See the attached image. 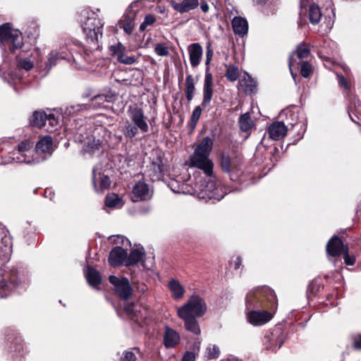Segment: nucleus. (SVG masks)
<instances>
[{"label":"nucleus","mask_w":361,"mask_h":361,"mask_svg":"<svg viewBox=\"0 0 361 361\" xmlns=\"http://www.w3.org/2000/svg\"><path fill=\"white\" fill-rule=\"evenodd\" d=\"M242 265V258L240 256H238L234 259V269H238Z\"/></svg>","instance_id":"obj_58"},{"label":"nucleus","mask_w":361,"mask_h":361,"mask_svg":"<svg viewBox=\"0 0 361 361\" xmlns=\"http://www.w3.org/2000/svg\"><path fill=\"white\" fill-rule=\"evenodd\" d=\"M213 140L207 136L196 147L190 157V166L202 170L207 176L213 174L214 164L209 158L212 150Z\"/></svg>","instance_id":"obj_3"},{"label":"nucleus","mask_w":361,"mask_h":361,"mask_svg":"<svg viewBox=\"0 0 361 361\" xmlns=\"http://www.w3.org/2000/svg\"><path fill=\"white\" fill-rule=\"evenodd\" d=\"M300 73L304 78H308L312 73V67L307 61L300 62Z\"/></svg>","instance_id":"obj_50"},{"label":"nucleus","mask_w":361,"mask_h":361,"mask_svg":"<svg viewBox=\"0 0 361 361\" xmlns=\"http://www.w3.org/2000/svg\"><path fill=\"white\" fill-rule=\"evenodd\" d=\"M127 250L121 246L113 247L109 252L108 262L113 267H117L122 264L126 266Z\"/></svg>","instance_id":"obj_17"},{"label":"nucleus","mask_w":361,"mask_h":361,"mask_svg":"<svg viewBox=\"0 0 361 361\" xmlns=\"http://www.w3.org/2000/svg\"><path fill=\"white\" fill-rule=\"evenodd\" d=\"M353 345L356 349H361V334H354L352 336Z\"/></svg>","instance_id":"obj_56"},{"label":"nucleus","mask_w":361,"mask_h":361,"mask_svg":"<svg viewBox=\"0 0 361 361\" xmlns=\"http://www.w3.org/2000/svg\"><path fill=\"white\" fill-rule=\"evenodd\" d=\"M124 310L126 312L128 315L131 317L135 322L139 325H141L142 317L139 316L140 311L135 309L133 304H128L124 307Z\"/></svg>","instance_id":"obj_37"},{"label":"nucleus","mask_w":361,"mask_h":361,"mask_svg":"<svg viewBox=\"0 0 361 361\" xmlns=\"http://www.w3.org/2000/svg\"><path fill=\"white\" fill-rule=\"evenodd\" d=\"M162 172L163 164H161V161L157 158L147 166L145 175L149 178L152 181H156L161 178Z\"/></svg>","instance_id":"obj_20"},{"label":"nucleus","mask_w":361,"mask_h":361,"mask_svg":"<svg viewBox=\"0 0 361 361\" xmlns=\"http://www.w3.org/2000/svg\"><path fill=\"white\" fill-rule=\"evenodd\" d=\"M149 197V186L144 181L137 182L133 188V201L145 200Z\"/></svg>","instance_id":"obj_24"},{"label":"nucleus","mask_w":361,"mask_h":361,"mask_svg":"<svg viewBox=\"0 0 361 361\" xmlns=\"http://www.w3.org/2000/svg\"><path fill=\"white\" fill-rule=\"evenodd\" d=\"M156 18L153 15L149 14L145 17L144 21L140 26V31H145L147 26L152 25L155 23Z\"/></svg>","instance_id":"obj_51"},{"label":"nucleus","mask_w":361,"mask_h":361,"mask_svg":"<svg viewBox=\"0 0 361 361\" xmlns=\"http://www.w3.org/2000/svg\"><path fill=\"white\" fill-rule=\"evenodd\" d=\"M213 54H214V51H213V49L211 47V45L210 44H208L207 46V51H206V61H205V64L207 66V67H209V65L212 61V56H213Z\"/></svg>","instance_id":"obj_55"},{"label":"nucleus","mask_w":361,"mask_h":361,"mask_svg":"<svg viewBox=\"0 0 361 361\" xmlns=\"http://www.w3.org/2000/svg\"><path fill=\"white\" fill-rule=\"evenodd\" d=\"M343 254L344 255V262L346 265L352 266L355 262V257L354 255H350L348 252V247L345 249Z\"/></svg>","instance_id":"obj_52"},{"label":"nucleus","mask_w":361,"mask_h":361,"mask_svg":"<svg viewBox=\"0 0 361 361\" xmlns=\"http://www.w3.org/2000/svg\"><path fill=\"white\" fill-rule=\"evenodd\" d=\"M202 114V109L200 106H196L192 114L191 118H190V122L191 123H197L200 116Z\"/></svg>","instance_id":"obj_54"},{"label":"nucleus","mask_w":361,"mask_h":361,"mask_svg":"<svg viewBox=\"0 0 361 361\" xmlns=\"http://www.w3.org/2000/svg\"><path fill=\"white\" fill-rule=\"evenodd\" d=\"M213 95L212 87H203V99L202 102V106L204 108L208 106L211 102Z\"/></svg>","instance_id":"obj_42"},{"label":"nucleus","mask_w":361,"mask_h":361,"mask_svg":"<svg viewBox=\"0 0 361 361\" xmlns=\"http://www.w3.org/2000/svg\"><path fill=\"white\" fill-rule=\"evenodd\" d=\"M27 243L28 244H30V243H35L36 242V235L35 233H32L30 235V237L27 238Z\"/></svg>","instance_id":"obj_61"},{"label":"nucleus","mask_w":361,"mask_h":361,"mask_svg":"<svg viewBox=\"0 0 361 361\" xmlns=\"http://www.w3.org/2000/svg\"><path fill=\"white\" fill-rule=\"evenodd\" d=\"M29 274L23 267H12L0 273V298L8 297L15 288L26 284Z\"/></svg>","instance_id":"obj_2"},{"label":"nucleus","mask_w":361,"mask_h":361,"mask_svg":"<svg viewBox=\"0 0 361 361\" xmlns=\"http://www.w3.org/2000/svg\"><path fill=\"white\" fill-rule=\"evenodd\" d=\"M195 355L192 352H186L182 359V361H195Z\"/></svg>","instance_id":"obj_57"},{"label":"nucleus","mask_w":361,"mask_h":361,"mask_svg":"<svg viewBox=\"0 0 361 361\" xmlns=\"http://www.w3.org/2000/svg\"><path fill=\"white\" fill-rule=\"evenodd\" d=\"M240 129L242 131L248 133L253 127L254 122L249 113L242 114L238 120Z\"/></svg>","instance_id":"obj_35"},{"label":"nucleus","mask_w":361,"mask_h":361,"mask_svg":"<svg viewBox=\"0 0 361 361\" xmlns=\"http://www.w3.org/2000/svg\"><path fill=\"white\" fill-rule=\"evenodd\" d=\"M12 252L11 240L6 235V231L0 228V267L7 263Z\"/></svg>","instance_id":"obj_14"},{"label":"nucleus","mask_w":361,"mask_h":361,"mask_svg":"<svg viewBox=\"0 0 361 361\" xmlns=\"http://www.w3.org/2000/svg\"><path fill=\"white\" fill-rule=\"evenodd\" d=\"M199 5L198 0H183L182 2L171 1V6L172 8L180 13H187L195 9Z\"/></svg>","instance_id":"obj_25"},{"label":"nucleus","mask_w":361,"mask_h":361,"mask_svg":"<svg viewBox=\"0 0 361 361\" xmlns=\"http://www.w3.org/2000/svg\"><path fill=\"white\" fill-rule=\"evenodd\" d=\"M10 75H11L12 80H20V76L18 74H17L16 73H11Z\"/></svg>","instance_id":"obj_63"},{"label":"nucleus","mask_w":361,"mask_h":361,"mask_svg":"<svg viewBox=\"0 0 361 361\" xmlns=\"http://www.w3.org/2000/svg\"><path fill=\"white\" fill-rule=\"evenodd\" d=\"M221 166L226 173H230L233 170V166L228 156H222L221 159Z\"/></svg>","instance_id":"obj_46"},{"label":"nucleus","mask_w":361,"mask_h":361,"mask_svg":"<svg viewBox=\"0 0 361 361\" xmlns=\"http://www.w3.org/2000/svg\"><path fill=\"white\" fill-rule=\"evenodd\" d=\"M154 52L159 56H167L169 55V48L164 44H157L154 46Z\"/></svg>","instance_id":"obj_48"},{"label":"nucleus","mask_w":361,"mask_h":361,"mask_svg":"<svg viewBox=\"0 0 361 361\" xmlns=\"http://www.w3.org/2000/svg\"><path fill=\"white\" fill-rule=\"evenodd\" d=\"M126 47L121 42H117L116 44L109 47V51L111 55L116 57V59L119 56L126 52Z\"/></svg>","instance_id":"obj_39"},{"label":"nucleus","mask_w":361,"mask_h":361,"mask_svg":"<svg viewBox=\"0 0 361 361\" xmlns=\"http://www.w3.org/2000/svg\"><path fill=\"white\" fill-rule=\"evenodd\" d=\"M241 85L245 87V91L248 93H252L257 87L256 82L248 76L247 79H245L241 82Z\"/></svg>","instance_id":"obj_43"},{"label":"nucleus","mask_w":361,"mask_h":361,"mask_svg":"<svg viewBox=\"0 0 361 361\" xmlns=\"http://www.w3.org/2000/svg\"><path fill=\"white\" fill-rule=\"evenodd\" d=\"M310 54V49L308 44H301L299 45L297 50L295 51L292 52L289 57V69L292 77L295 79V74L293 73L295 69H298L300 66V62L298 60H302L303 59H306Z\"/></svg>","instance_id":"obj_13"},{"label":"nucleus","mask_w":361,"mask_h":361,"mask_svg":"<svg viewBox=\"0 0 361 361\" xmlns=\"http://www.w3.org/2000/svg\"><path fill=\"white\" fill-rule=\"evenodd\" d=\"M109 281L114 286L115 293L124 300L129 299L132 295L133 289L129 280L126 277L118 278L111 275Z\"/></svg>","instance_id":"obj_12"},{"label":"nucleus","mask_w":361,"mask_h":361,"mask_svg":"<svg viewBox=\"0 0 361 361\" xmlns=\"http://www.w3.org/2000/svg\"><path fill=\"white\" fill-rule=\"evenodd\" d=\"M226 78L228 80L234 82L238 80L239 77V70L235 66H230L227 68L226 72Z\"/></svg>","instance_id":"obj_40"},{"label":"nucleus","mask_w":361,"mask_h":361,"mask_svg":"<svg viewBox=\"0 0 361 361\" xmlns=\"http://www.w3.org/2000/svg\"><path fill=\"white\" fill-rule=\"evenodd\" d=\"M207 180L204 183L200 185V192L198 197L200 199L207 200L219 201L224 197V195L220 193V189L216 186L215 178L212 175L207 176Z\"/></svg>","instance_id":"obj_9"},{"label":"nucleus","mask_w":361,"mask_h":361,"mask_svg":"<svg viewBox=\"0 0 361 361\" xmlns=\"http://www.w3.org/2000/svg\"><path fill=\"white\" fill-rule=\"evenodd\" d=\"M180 335L176 331L169 326L165 327L164 334V345L166 348H173L180 343Z\"/></svg>","instance_id":"obj_27"},{"label":"nucleus","mask_w":361,"mask_h":361,"mask_svg":"<svg viewBox=\"0 0 361 361\" xmlns=\"http://www.w3.org/2000/svg\"><path fill=\"white\" fill-rule=\"evenodd\" d=\"M286 335L281 328H276L267 332L264 336L263 345L267 350L276 352L283 344Z\"/></svg>","instance_id":"obj_11"},{"label":"nucleus","mask_w":361,"mask_h":361,"mask_svg":"<svg viewBox=\"0 0 361 361\" xmlns=\"http://www.w3.org/2000/svg\"><path fill=\"white\" fill-rule=\"evenodd\" d=\"M0 44L5 49L15 51L23 44L22 34L19 30L12 28L9 23L1 25Z\"/></svg>","instance_id":"obj_5"},{"label":"nucleus","mask_w":361,"mask_h":361,"mask_svg":"<svg viewBox=\"0 0 361 361\" xmlns=\"http://www.w3.org/2000/svg\"><path fill=\"white\" fill-rule=\"evenodd\" d=\"M207 311V305L204 299L197 295L190 296L188 302L178 309V313L202 317Z\"/></svg>","instance_id":"obj_8"},{"label":"nucleus","mask_w":361,"mask_h":361,"mask_svg":"<svg viewBox=\"0 0 361 361\" xmlns=\"http://www.w3.org/2000/svg\"><path fill=\"white\" fill-rule=\"evenodd\" d=\"M83 32L87 40L90 42H97L99 37L102 36L103 24L96 13H89L85 20L82 23Z\"/></svg>","instance_id":"obj_6"},{"label":"nucleus","mask_w":361,"mask_h":361,"mask_svg":"<svg viewBox=\"0 0 361 361\" xmlns=\"http://www.w3.org/2000/svg\"><path fill=\"white\" fill-rule=\"evenodd\" d=\"M188 51L191 66L193 68L198 66L203 54L202 46L199 43H192L188 47Z\"/></svg>","instance_id":"obj_22"},{"label":"nucleus","mask_w":361,"mask_h":361,"mask_svg":"<svg viewBox=\"0 0 361 361\" xmlns=\"http://www.w3.org/2000/svg\"><path fill=\"white\" fill-rule=\"evenodd\" d=\"M249 298L257 305V309L267 308L276 310L277 308V299L274 291L267 286L256 288L250 290L246 295L245 305Z\"/></svg>","instance_id":"obj_4"},{"label":"nucleus","mask_w":361,"mask_h":361,"mask_svg":"<svg viewBox=\"0 0 361 361\" xmlns=\"http://www.w3.org/2000/svg\"><path fill=\"white\" fill-rule=\"evenodd\" d=\"M30 123L38 128H45L47 131L52 132L59 125V118L54 114H46L44 111H35L30 119Z\"/></svg>","instance_id":"obj_10"},{"label":"nucleus","mask_w":361,"mask_h":361,"mask_svg":"<svg viewBox=\"0 0 361 361\" xmlns=\"http://www.w3.org/2000/svg\"><path fill=\"white\" fill-rule=\"evenodd\" d=\"M267 132L272 140H279L286 136L287 127L283 122L276 121L269 126Z\"/></svg>","instance_id":"obj_23"},{"label":"nucleus","mask_w":361,"mask_h":361,"mask_svg":"<svg viewBox=\"0 0 361 361\" xmlns=\"http://www.w3.org/2000/svg\"><path fill=\"white\" fill-rule=\"evenodd\" d=\"M257 305L254 303L251 298H249L247 303V322L255 326H262L269 322L273 314L270 312L264 310L257 309Z\"/></svg>","instance_id":"obj_7"},{"label":"nucleus","mask_w":361,"mask_h":361,"mask_svg":"<svg viewBox=\"0 0 361 361\" xmlns=\"http://www.w3.org/2000/svg\"><path fill=\"white\" fill-rule=\"evenodd\" d=\"M100 146L101 142L99 139L96 140L94 137H87L84 143L82 150L85 153L92 154L99 152Z\"/></svg>","instance_id":"obj_32"},{"label":"nucleus","mask_w":361,"mask_h":361,"mask_svg":"<svg viewBox=\"0 0 361 361\" xmlns=\"http://www.w3.org/2000/svg\"><path fill=\"white\" fill-rule=\"evenodd\" d=\"M32 147V143L29 140L21 142L18 145L17 153H13V159L30 165L41 163L47 159L44 154H51L53 151L52 138L49 135L43 136L37 142L35 150Z\"/></svg>","instance_id":"obj_1"},{"label":"nucleus","mask_w":361,"mask_h":361,"mask_svg":"<svg viewBox=\"0 0 361 361\" xmlns=\"http://www.w3.org/2000/svg\"><path fill=\"white\" fill-rule=\"evenodd\" d=\"M116 99V94L111 92L106 94H101L91 99V104L93 108H107L109 104L114 102Z\"/></svg>","instance_id":"obj_19"},{"label":"nucleus","mask_w":361,"mask_h":361,"mask_svg":"<svg viewBox=\"0 0 361 361\" xmlns=\"http://www.w3.org/2000/svg\"><path fill=\"white\" fill-rule=\"evenodd\" d=\"M203 87H212V75L209 72V68L207 67Z\"/></svg>","instance_id":"obj_53"},{"label":"nucleus","mask_w":361,"mask_h":361,"mask_svg":"<svg viewBox=\"0 0 361 361\" xmlns=\"http://www.w3.org/2000/svg\"><path fill=\"white\" fill-rule=\"evenodd\" d=\"M134 16H135V13H131L130 14V16L128 17L129 19H128V20L126 19L123 23V30L126 33H127L128 35H130L133 31L134 26H133V24L132 23V18Z\"/></svg>","instance_id":"obj_49"},{"label":"nucleus","mask_w":361,"mask_h":361,"mask_svg":"<svg viewBox=\"0 0 361 361\" xmlns=\"http://www.w3.org/2000/svg\"><path fill=\"white\" fill-rule=\"evenodd\" d=\"M178 316L183 320L185 329L188 331L193 334L194 335H200L201 334L200 324L196 319L197 317L182 313H178Z\"/></svg>","instance_id":"obj_21"},{"label":"nucleus","mask_w":361,"mask_h":361,"mask_svg":"<svg viewBox=\"0 0 361 361\" xmlns=\"http://www.w3.org/2000/svg\"><path fill=\"white\" fill-rule=\"evenodd\" d=\"M117 61L126 65H132L136 62L137 58L135 56H128L124 52L118 56Z\"/></svg>","instance_id":"obj_47"},{"label":"nucleus","mask_w":361,"mask_h":361,"mask_svg":"<svg viewBox=\"0 0 361 361\" xmlns=\"http://www.w3.org/2000/svg\"><path fill=\"white\" fill-rule=\"evenodd\" d=\"M232 26L235 34L243 36L247 32L248 24L242 17H235L232 20Z\"/></svg>","instance_id":"obj_30"},{"label":"nucleus","mask_w":361,"mask_h":361,"mask_svg":"<svg viewBox=\"0 0 361 361\" xmlns=\"http://www.w3.org/2000/svg\"><path fill=\"white\" fill-rule=\"evenodd\" d=\"M338 79L340 85L345 89L348 88V83L345 78L343 76L338 75Z\"/></svg>","instance_id":"obj_60"},{"label":"nucleus","mask_w":361,"mask_h":361,"mask_svg":"<svg viewBox=\"0 0 361 361\" xmlns=\"http://www.w3.org/2000/svg\"><path fill=\"white\" fill-rule=\"evenodd\" d=\"M130 117L133 123L137 127L142 133H146L149 130V126L145 121L144 111L139 107H130L129 109Z\"/></svg>","instance_id":"obj_16"},{"label":"nucleus","mask_w":361,"mask_h":361,"mask_svg":"<svg viewBox=\"0 0 361 361\" xmlns=\"http://www.w3.org/2000/svg\"><path fill=\"white\" fill-rule=\"evenodd\" d=\"M145 255V252L143 247L136 245V247H134L129 255L127 254L126 267L136 265L143 260Z\"/></svg>","instance_id":"obj_26"},{"label":"nucleus","mask_w":361,"mask_h":361,"mask_svg":"<svg viewBox=\"0 0 361 361\" xmlns=\"http://www.w3.org/2000/svg\"><path fill=\"white\" fill-rule=\"evenodd\" d=\"M60 51L52 50L48 55L45 68L49 71L56 65L57 60L65 59L68 57V53L65 48H60Z\"/></svg>","instance_id":"obj_28"},{"label":"nucleus","mask_w":361,"mask_h":361,"mask_svg":"<svg viewBox=\"0 0 361 361\" xmlns=\"http://www.w3.org/2000/svg\"><path fill=\"white\" fill-rule=\"evenodd\" d=\"M85 276L87 283L93 288H97L102 283L100 273L92 267H87Z\"/></svg>","instance_id":"obj_31"},{"label":"nucleus","mask_w":361,"mask_h":361,"mask_svg":"<svg viewBox=\"0 0 361 361\" xmlns=\"http://www.w3.org/2000/svg\"><path fill=\"white\" fill-rule=\"evenodd\" d=\"M333 27V22L329 19L326 22L325 32L329 31Z\"/></svg>","instance_id":"obj_62"},{"label":"nucleus","mask_w":361,"mask_h":361,"mask_svg":"<svg viewBox=\"0 0 361 361\" xmlns=\"http://www.w3.org/2000/svg\"><path fill=\"white\" fill-rule=\"evenodd\" d=\"M220 350L216 345H209L207 348L206 355L209 360L217 358L219 356Z\"/></svg>","instance_id":"obj_45"},{"label":"nucleus","mask_w":361,"mask_h":361,"mask_svg":"<svg viewBox=\"0 0 361 361\" xmlns=\"http://www.w3.org/2000/svg\"><path fill=\"white\" fill-rule=\"evenodd\" d=\"M200 8L204 13H207L209 11V5L205 1L200 2Z\"/></svg>","instance_id":"obj_59"},{"label":"nucleus","mask_w":361,"mask_h":361,"mask_svg":"<svg viewBox=\"0 0 361 361\" xmlns=\"http://www.w3.org/2000/svg\"><path fill=\"white\" fill-rule=\"evenodd\" d=\"M34 67L33 61L29 59H18V69H24L26 71H30Z\"/></svg>","instance_id":"obj_44"},{"label":"nucleus","mask_w":361,"mask_h":361,"mask_svg":"<svg viewBox=\"0 0 361 361\" xmlns=\"http://www.w3.org/2000/svg\"><path fill=\"white\" fill-rule=\"evenodd\" d=\"M133 350L138 352L140 349L135 347L130 350H124L119 359V361H136L137 357Z\"/></svg>","instance_id":"obj_41"},{"label":"nucleus","mask_w":361,"mask_h":361,"mask_svg":"<svg viewBox=\"0 0 361 361\" xmlns=\"http://www.w3.org/2000/svg\"><path fill=\"white\" fill-rule=\"evenodd\" d=\"M347 245H344L341 239L337 235H334L326 244V252L330 260L336 262V257L341 256Z\"/></svg>","instance_id":"obj_15"},{"label":"nucleus","mask_w":361,"mask_h":361,"mask_svg":"<svg viewBox=\"0 0 361 361\" xmlns=\"http://www.w3.org/2000/svg\"><path fill=\"white\" fill-rule=\"evenodd\" d=\"M322 13L320 8L315 4H312L309 8V19L312 24H318L322 18Z\"/></svg>","instance_id":"obj_36"},{"label":"nucleus","mask_w":361,"mask_h":361,"mask_svg":"<svg viewBox=\"0 0 361 361\" xmlns=\"http://www.w3.org/2000/svg\"><path fill=\"white\" fill-rule=\"evenodd\" d=\"M92 184L95 191L102 192L109 188L111 180L107 175L97 171V169L94 168L92 171Z\"/></svg>","instance_id":"obj_18"},{"label":"nucleus","mask_w":361,"mask_h":361,"mask_svg":"<svg viewBox=\"0 0 361 361\" xmlns=\"http://www.w3.org/2000/svg\"><path fill=\"white\" fill-rule=\"evenodd\" d=\"M254 1L257 4H262L265 3V1L267 0H254Z\"/></svg>","instance_id":"obj_64"},{"label":"nucleus","mask_w":361,"mask_h":361,"mask_svg":"<svg viewBox=\"0 0 361 361\" xmlns=\"http://www.w3.org/2000/svg\"><path fill=\"white\" fill-rule=\"evenodd\" d=\"M105 204L106 207L114 209H121L124 204L122 197H120L116 193L108 194L105 198Z\"/></svg>","instance_id":"obj_33"},{"label":"nucleus","mask_w":361,"mask_h":361,"mask_svg":"<svg viewBox=\"0 0 361 361\" xmlns=\"http://www.w3.org/2000/svg\"><path fill=\"white\" fill-rule=\"evenodd\" d=\"M139 130L133 123L126 121L122 132L126 137L131 139L138 134Z\"/></svg>","instance_id":"obj_38"},{"label":"nucleus","mask_w":361,"mask_h":361,"mask_svg":"<svg viewBox=\"0 0 361 361\" xmlns=\"http://www.w3.org/2000/svg\"><path fill=\"white\" fill-rule=\"evenodd\" d=\"M168 288L172 293V296L175 300L181 299L185 293V288L175 279H171L169 281Z\"/></svg>","instance_id":"obj_29"},{"label":"nucleus","mask_w":361,"mask_h":361,"mask_svg":"<svg viewBox=\"0 0 361 361\" xmlns=\"http://www.w3.org/2000/svg\"><path fill=\"white\" fill-rule=\"evenodd\" d=\"M195 80L192 75H188L185 79V97L188 102H190L194 97L195 92Z\"/></svg>","instance_id":"obj_34"}]
</instances>
